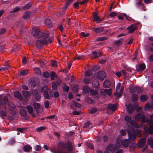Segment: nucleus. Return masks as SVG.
<instances>
[{
  "mask_svg": "<svg viewBox=\"0 0 153 153\" xmlns=\"http://www.w3.org/2000/svg\"><path fill=\"white\" fill-rule=\"evenodd\" d=\"M135 119L137 120H140L143 124L146 123H148L149 119L146 118L145 116L143 114L142 111H140L135 116Z\"/></svg>",
  "mask_w": 153,
  "mask_h": 153,
  "instance_id": "obj_2",
  "label": "nucleus"
},
{
  "mask_svg": "<svg viewBox=\"0 0 153 153\" xmlns=\"http://www.w3.org/2000/svg\"><path fill=\"white\" fill-rule=\"evenodd\" d=\"M137 29L136 26L135 25H131L127 28V29L128 30L129 33H132Z\"/></svg>",
  "mask_w": 153,
  "mask_h": 153,
  "instance_id": "obj_8",
  "label": "nucleus"
},
{
  "mask_svg": "<svg viewBox=\"0 0 153 153\" xmlns=\"http://www.w3.org/2000/svg\"><path fill=\"white\" fill-rule=\"evenodd\" d=\"M150 119L148 122L149 127L147 129L144 128V130L146 133L151 134H153V114L150 116Z\"/></svg>",
  "mask_w": 153,
  "mask_h": 153,
  "instance_id": "obj_3",
  "label": "nucleus"
},
{
  "mask_svg": "<svg viewBox=\"0 0 153 153\" xmlns=\"http://www.w3.org/2000/svg\"><path fill=\"white\" fill-rule=\"evenodd\" d=\"M27 70H23L22 71H21L19 73V74L20 76H25L27 74Z\"/></svg>",
  "mask_w": 153,
  "mask_h": 153,
  "instance_id": "obj_44",
  "label": "nucleus"
},
{
  "mask_svg": "<svg viewBox=\"0 0 153 153\" xmlns=\"http://www.w3.org/2000/svg\"><path fill=\"white\" fill-rule=\"evenodd\" d=\"M117 15V13L116 12H111L108 14L107 17V18H109L110 17L111 18H114Z\"/></svg>",
  "mask_w": 153,
  "mask_h": 153,
  "instance_id": "obj_40",
  "label": "nucleus"
},
{
  "mask_svg": "<svg viewBox=\"0 0 153 153\" xmlns=\"http://www.w3.org/2000/svg\"><path fill=\"white\" fill-rule=\"evenodd\" d=\"M107 109H111L113 111H115L117 109V107L115 104H109L107 107Z\"/></svg>",
  "mask_w": 153,
  "mask_h": 153,
  "instance_id": "obj_11",
  "label": "nucleus"
},
{
  "mask_svg": "<svg viewBox=\"0 0 153 153\" xmlns=\"http://www.w3.org/2000/svg\"><path fill=\"white\" fill-rule=\"evenodd\" d=\"M49 90L47 88L43 91V95L44 98L45 99H49L50 96L48 93Z\"/></svg>",
  "mask_w": 153,
  "mask_h": 153,
  "instance_id": "obj_15",
  "label": "nucleus"
},
{
  "mask_svg": "<svg viewBox=\"0 0 153 153\" xmlns=\"http://www.w3.org/2000/svg\"><path fill=\"white\" fill-rule=\"evenodd\" d=\"M87 102L89 103L92 104L93 102V100L90 97H88L87 99Z\"/></svg>",
  "mask_w": 153,
  "mask_h": 153,
  "instance_id": "obj_64",
  "label": "nucleus"
},
{
  "mask_svg": "<svg viewBox=\"0 0 153 153\" xmlns=\"http://www.w3.org/2000/svg\"><path fill=\"white\" fill-rule=\"evenodd\" d=\"M106 74L105 72L103 71H101L98 72L97 78L100 80L103 81L106 78Z\"/></svg>",
  "mask_w": 153,
  "mask_h": 153,
  "instance_id": "obj_4",
  "label": "nucleus"
},
{
  "mask_svg": "<svg viewBox=\"0 0 153 153\" xmlns=\"http://www.w3.org/2000/svg\"><path fill=\"white\" fill-rule=\"evenodd\" d=\"M147 144L150 146L151 148L153 149V138L152 137H149L148 138Z\"/></svg>",
  "mask_w": 153,
  "mask_h": 153,
  "instance_id": "obj_12",
  "label": "nucleus"
},
{
  "mask_svg": "<svg viewBox=\"0 0 153 153\" xmlns=\"http://www.w3.org/2000/svg\"><path fill=\"white\" fill-rule=\"evenodd\" d=\"M66 144L65 143L62 141H60L58 143V146L60 147H63L64 149H65L66 148Z\"/></svg>",
  "mask_w": 153,
  "mask_h": 153,
  "instance_id": "obj_25",
  "label": "nucleus"
},
{
  "mask_svg": "<svg viewBox=\"0 0 153 153\" xmlns=\"http://www.w3.org/2000/svg\"><path fill=\"white\" fill-rule=\"evenodd\" d=\"M29 86L31 88H34L36 87V81L35 80H31L30 82H29Z\"/></svg>",
  "mask_w": 153,
  "mask_h": 153,
  "instance_id": "obj_23",
  "label": "nucleus"
},
{
  "mask_svg": "<svg viewBox=\"0 0 153 153\" xmlns=\"http://www.w3.org/2000/svg\"><path fill=\"white\" fill-rule=\"evenodd\" d=\"M104 30V27H94L92 28V30L96 33H99L102 32Z\"/></svg>",
  "mask_w": 153,
  "mask_h": 153,
  "instance_id": "obj_13",
  "label": "nucleus"
},
{
  "mask_svg": "<svg viewBox=\"0 0 153 153\" xmlns=\"http://www.w3.org/2000/svg\"><path fill=\"white\" fill-rule=\"evenodd\" d=\"M42 75L46 78H48L50 76V74L48 71L44 72L43 73Z\"/></svg>",
  "mask_w": 153,
  "mask_h": 153,
  "instance_id": "obj_46",
  "label": "nucleus"
},
{
  "mask_svg": "<svg viewBox=\"0 0 153 153\" xmlns=\"http://www.w3.org/2000/svg\"><path fill=\"white\" fill-rule=\"evenodd\" d=\"M33 4V3L32 2H28V3L26 4H25L22 7V10H25L26 9H29L30 7H31L32 6Z\"/></svg>",
  "mask_w": 153,
  "mask_h": 153,
  "instance_id": "obj_16",
  "label": "nucleus"
},
{
  "mask_svg": "<svg viewBox=\"0 0 153 153\" xmlns=\"http://www.w3.org/2000/svg\"><path fill=\"white\" fill-rule=\"evenodd\" d=\"M27 128L26 127L22 128H18L17 130L19 132L24 133L25 131H24Z\"/></svg>",
  "mask_w": 153,
  "mask_h": 153,
  "instance_id": "obj_54",
  "label": "nucleus"
},
{
  "mask_svg": "<svg viewBox=\"0 0 153 153\" xmlns=\"http://www.w3.org/2000/svg\"><path fill=\"white\" fill-rule=\"evenodd\" d=\"M140 100L141 102L146 101L148 99V96L146 94H141L140 96Z\"/></svg>",
  "mask_w": 153,
  "mask_h": 153,
  "instance_id": "obj_20",
  "label": "nucleus"
},
{
  "mask_svg": "<svg viewBox=\"0 0 153 153\" xmlns=\"http://www.w3.org/2000/svg\"><path fill=\"white\" fill-rule=\"evenodd\" d=\"M129 140L128 139L125 140L123 141H122V145H124L125 147H128L129 145Z\"/></svg>",
  "mask_w": 153,
  "mask_h": 153,
  "instance_id": "obj_31",
  "label": "nucleus"
},
{
  "mask_svg": "<svg viewBox=\"0 0 153 153\" xmlns=\"http://www.w3.org/2000/svg\"><path fill=\"white\" fill-rule=\"evenodd\" d=\"M103 87L105 88H109L111 86V82L109 81L105 80L103 83Z\"/></svg>",
  "mask_w": 153,
  "mask_h": 153,
  "instance_id": "obj_19",
  "label": "nucleus"
},
{
  "mask_svg": "<svg viewBox=\"0 0 153 153\" xmlns=\"http://www.w3.org/2000/svg\"><path fill=\"white\" fill-rule=\"evenodd\" d=\"M23 149L25 152H28L32 149V147L30 145H25L23 146Z\"/></svg>",
  "mask_w": 153,
  "mask_h": 153,
  "instance_id": "obj_24",
  "label": "nucleus"
},
{
  "mask_svg": "<svg viewBox=\"0 0 153 153\" xmlns=\"http://www.w3.org/2000/svg\"><path fill=\"white\" fill-rule=\"evenodd\" d=\"M146 67L145 64L144 63L140 64L139 65L138 68H137V70L138 71H141L144 70Z\"/></svg>",
  "mask_w": 153,
  "mask_h": 153,
  "instance_id": "obj_22",
  "label": "nucleus"
},
{
  "mask_svg": "<svg viewBox=\"0 0 153 153\" xmlns=\"http://www.w3.org/2000/svg\"><path fill=\"white\" fill-rule=\"evenodd\" d=\"M135 89H135L134 87L132 86L130 87L129 89L131 93L134 94L135 92Z\"/></svg>",
  "mask_w": 153,
  "mask_h": 153,
  "instance_id": "obj_62",
  "label": "nucleus"
},
{
  "mask_svg": "<svg viewBox=\"0 0 153 153\" xmlns=\"http://www.w3.org/2000/svg\"><path fill=\"white\" fill-rule=\"evenodd\" d=\"M23 95L26 98H28L30 96V94L29 91H22Z\"/></svg>",
  "mask_w": 153,
  "mask_h": 153,
  "instance_id": "obj_29",
  "label": "nucleus"
},
{
  "mask_svg": "<svg viewBox=\"0 0 153 153\" xmlns=\"http://www.w3.org/2000/svg\"><path fill=\"white\" fill-rule=\"evenodd\" d=\"M49 149L52 153H68V152L66 151L62 152L61 150V149H56L55 147L50 148Z\"/></svg>",
  "mask_w": 153,
  "mask_h": 153,
  "instance_id": "obj_5",
  "label": "nucleus"
},
{
  "mask_svg": "<svg viewBox=\"0 0 153 153\" xmlns=\"http://www.w3.org/2000/svg\"><path fill=\"white\" fill-rule=\"evenodd\" d=\"M34 98L36 101L39 102L41 99V96L40 94H39L34 96Z\"/></svg>",
  "mask_w": 153,
  "mask_h": 153,
  "instance_id": "obj_38",
  "label": "nucleus"
},
{
  "mask_svg": "<svg viewBox=\"0 0 153 153\" xmlns=\"http://www.w3.org/2000/svg\"><path fill=\"white\" fill-rule=\"evenodd\" d=\"M84 82L86 84H88L90 83L91 81V79L88 78H84Z\"/></svg>",
  "mask_w": 153,
  "mask_h": 153,
  "instance_id": "obj_52",
  "label": "nucleus"
},
{
  "mask_svg": "<svg viewBox=\"0 0 153 153\" xmlns=\"http://www.w3.org/2000/svg\"><path fill=\"white\" fill-rule=\"evenodd\" d=\"M50 75L51 80H54L55 78H57V77H56V73L53 71H51L50 72Z\"/></svg>",
  "mask_w": 153,
  "mask_h": 153,
  "instance_id": "obj_30",
  "label": "nucleus"
},
{
  "mask_svg": "<svg viewBox=\"0 0 153 153\" xmlns=\"http://www.w3.org/2000/svg\"><path fill=\"white\" fill-rule=\"evenodd\" d=\"M123 41V40L122 39H120L116 41L115 43L117 45L119 46L122 44Z\"/></svg>",
  "mask_w": 153,
  "mask_h": 153,
  "instance_id": "obj_48",
  "label": "nucleus"
},
{
  "mask_svg": "<svg viewBox=\"0 0 153 153\" xmlns=\"http://www.w3.org/2000/svg\"><path fill=\"white\" fill-rule=\"evenodd\" d=\"M124 119L127 122L129 123L131 121V117L130 115H126L124 117Z\"/></svg>",
  "mask_w": 153,
  "mask_h": 153,
  "instance_id": "obj_41",
  "label": "nucleus"
},
{
  "mask_svg": "<svg viewBox=\"0 0 153 153\" xmlns=\"http://www.w3.org/2000/svg\"><path fill=\"white\" fill-rule=\"evenodd\" d=\"M94 20L93 21L96 22L97 23H100L102 20L100 18L97 13H94L93 14Z\"/></svg>",
  "mask_w": 153,
  "mask_h": 153,
  "instance_id": "obj_6",
  "label": "nucleus"
},
{
  "mask_svg": "<svg viewBox=\"0 0 153 153\" xmlns=\"http://www.w3.org/2000/svg\"><path fill=\"white\" fill-rule=\"evenodd\" d=\"M79 2L78 1H76L73 4L74 7L76 9L79 8Z\"/></svg>",
  "mask_w": 153,
  "mask_h": 153,
  "instance_id": "obj_60",
  "label": "nucleus"
},
{
  "mask_svg": "<svg viewBox=\"0 0 153 153\" xmlns=\"http://www.w3.org/2000/svg\"><path fill=\"white\" fill-rule=\"evenodd\" d=\"M62 89L63 91L68 92L69 91V87L68 86H67L65 83H63L62 86Z\"/></svg>",
  "mask_w": 153,
  "mask_h": 153,
  "instance_id": "obj_26",
  "label": "nucleus"
},
{
  "mask_svg": "<svg viewBox=\"0 0 153 153\" xmlns=\"http://www.w3.org/2000/svg\"><path fill=\"white\" fill-rule=\"evenodd\" d=\"M134 102L132 105V106L135 110H136L138 107V104L136 102Z\"/></svg>",
  "mask_w": 153,
  "mask_h": 153,
  "instance_id": "obj_50",
  "label": "nucleus"
},
{
  "mask_svg": "<svg viewBox=\"0 0 153 153\" xmlns=\"http://www.w3.org/2000/svg\"><path fill=\"white\" fill-rule=\"evenodd\" d=\"M20 9V8L19 7H16L11 12V13H13L19 11Z\"/></svg>",
  "mask_w": 153,
  "mask_h": 153,
  "instance_id": "obj_57",
  "label": "nucleus"
},
{
  "mask_svg": "<svg viewBox=\"0 0 153 153\" xmlns=\"http://www.w3.org/2000/svg\"><path fill=\"white\" fill-rule=\"evenodd\" d=\"M138 99L137 95L134 93L132 95V101L133 102H136Z\"/></svg>",
  "mask_w": 153,
  "mask_h": 153,
  "instance_id": "obj_33",
  "label": "nucleus"
},
{
  "mask_svg": "<svg viewBox=\"0 0 153 153\" xmlns=\"http://www.w3.org/2000/svg\"><path fill=\"white\" fill-rule=\"evenodd\" d=\"M136 138V136L135 135L132 134H131L129 136V139L130 141H133Z\"/></svg>",
  "mask_w": 153,
  "mask_h": 153,
  "instance_id": "obj_43",
  "label": "nucleus"
},
{
  "mask_svg": "<svg viewBox=\"0 0 153 153\" xmlns=\"http://www.w3.org/2000/svg\"><path fill=\"white\" fill-rule=\"evenodd\" d=\"M73 91L75 93H77L78 91V88L76 85H74L73 88Z\"/></svg>",
  "mask_w": 153,
  "mask_h": 153,
  "instance_id": "obj_59",
  "label": "nucleus"
},
{
  "mask_svg": "<svg viewBox=\"0 0 153 153\" xmlns=\"http://www.w3.org/2000/svg\"><path fill=\"white\" fill-rule=\"evenodd\" d=\"M108 37L106 36L101 37L98 38L97 40V41H103L107 39Z\"/></svg>",
  "mask_w": 153,
  "mask_h": 153,
  "instance_id": "obj_42",
  "label": "nucleus"
},
{
  "mask_svg": "<svg viewBox=\"0 0 153 153\" xmlns=\"http://www.w3.org/2000/svg\"><path fill=\"white\" fill-rule=\"evenodd\" d=\"M100 94L104 96L106 95V92L105 89H102L100 92Z\"/></svg>",
  "mask_w": 153,
  "mask_h": 153,
  "instance_id": "obj_56",
  "label": "nucleus"
},
{
  "mask_svg": "<svg viewBox=\"0 0 153 153\" xmlns=\"http://www.w3.org/2000/svg\"><path fill=\"white\" fill-rule=\"evenodd\" d=\"M89 90L90 88L88 86L85 85L83 87V91L84 93H88L89 92Z\"/></svg>",
  "mask_w": 153,
  "mask_h": 153,
  "instance_id": "obj_36",
  "label": "nucleus"
},
{
  "mask_svg": "<svg viewBox=\"0 0 153 153\" xmlns=\"http://www.w3.org/2000/svg\"><path fill=\"white\" fill-rule=\"evenodd\" d=\"M0 116L1 117L4 119V117H6L7 115V113L5 111L1 110L0 112Z\"/></svg>",
  "mask_w": 153,
  "mask_h": 153,
  "instance_id": "obj_37",
  "label": "nucleus"
},
{
  "mask_svg": "<svg viewBox=\"0 0 153 153\" xmlns=\"http://www.w3.org/2000/svg\"><path fill=\"white\" fill-rule=\"evenodd\" d=\"M27 112L26 110L24 109H22L20 110V115L23 117L26 116Z\"/></svg>",
  "mask_w": 153,
  "mask_h": 153,
  "instance_id": "obj_27",
  "label": "nucleus"
},
{
  "mask_svg": "<svg viewBox=\"0 0 153 153\" xmlns=\"http://www.w3.org/2000/svg\"><path fill=\"white\" fill-rule=\"evenodd\" d=\"M14 96L15 97L19 99L20 100H22L23 99L22 97L21 94L19 91H16L14 93Z\"/></svg>",
  "mask_w": 153,
  "mask_h": 153,
  "instance_id": "obj_14",
  "label": "nucleus"
},
{
  "mask_svg": "<svg viewBox=\"0 0 153 153\" xmlns=\"http://www.w3.org/2000/svg\"><path fill=\"white\" fill-rule=\"evenodd\" d=\"M52 84L53 89L55 90H56L57 89V87L56 83L55 82H53Z\"/></svg>",
  "mask_w": 153,
  "mask_h": 153,
  "instance_id": "obj_58",
  "label": "nucleus"
},
{
  "mask_svg": "<svg viewBox=\"0 0 153 153\" xmlns=\"http://www.w3.org/2000/svg\"><path fill=\"white\" fill-rule=\"evenodd\" d=\"M44 22L45 25L49 28H50L52 27V23L49 19H45Z\"/></svg>",
  "mask_w": 153,
  "mask_h": 153,
  "instance_id": "obj_10",
  "label": "nucleus"
},
{
  "mask_svg": "<svg viewBox=\"0 0 153 153\" xmlns=\"http://www.w3.org/2000/svg\"><path fill=\"white\" fill-rule=\"evenodd\" d=\"M3 99V101L4 102V105H6V104L7 103H8V98L7 96H4Z\"/></svg>",
  "mask_w": 153,
  "mask_h": 153,
  "instance_id": "obj_45",
  "label": "nucleus"
},
{
  "mask_svg": "<svg viewBox=\"0 0 153 153\" xmlns=\"http://www.w3.org/2000/svg\"><path fill=\"white\" fill-rule=\"evenodd\" d=\"M73 104L74 106L78 108H80L81 106V105L80 104L77 103L75 101H73Z\"/></svg>",
  "mask_w": 153,
  "mask_h": 153,
  "instance_id": "obj_55",
  "label": "nucleus"
},
{
  "mask_svg": "<svg viewBox=\"0 0 153 153\" xmlns=\"http://www.w3.org/2000/svg\"><path fill=\"white\" fill-rule=\"evenodd\" d=\"M30 14V11H28L25 12L23 15V18L24 19H27L29 18Z\"/></svg>",
  "mask_w": 153,
  "mask_h": 153,
  "instance_id": "obj_35",
  "label": "nucleus"
},
{
  "mask_svg": "<svg viewBox=\"0 0 153 153\" xmlns=\"http://www.w3.org/2000/svg\"><path fill=\"white\" fill-rule=\"evenodd\" d=\"M92 74V70L91 69H89L85 71V76L86 77H89Z\"/></svg>",
  "mask_w": 153,
  "mask_h": 153,
  "instance_id": "obj_28",
  "label": "nucleus"
},
{
  "mask_svg": "<svg viewBox=\"0 0 153 153\" xmlns=\"http://www.w3.org/2000/svg\"><path fill=\"white\" fill-rule=\"evenodd\" d=\"M70 4L66 1V3L65 5L63 7L62 10H63L62 12V14H64L66 11V9L68 7L69 5Z\"/></svg>",
  "mask_w": 153,
  "mask_h": 153,
  "instance_id": "obj_34",
  "label": "nucleus"
},
{
  "mask_svg": "<svg viewBox=\"0 0 153 153\" xmlns=\"http://www.w3.org/2000/svg\"><path fill=\"white\" fill-rule=\"evenodd\" d=\"M127 111L129 113H131L135 110L132 106L131 104H129L127 106Z\"/></svg>",
  "mask_w": 153,
  "mask_h": 153,
  "instance_id": "obj_18",
  "label": "nucleus"
},
{
  "mask_svg": "<svg viewBox=\"0 0 153 153\" xmlns=\"http://www.w3.org/2000/svg\"><path fill=\"white\" fill-rule=\"evenodd\" d=\"M80 34L81 36L84 37H87L89 36V33H87L85 34L84 32H81Z\"/></svg>",
  "mask_w": 153,
  "mask_h": 153,
  "instance_id": "obj_61",
  "label": "nucleus"
},
{
  "mask_svg": "<svg viewBox=\"0 0 153 153\" xmlns=\"http://www.w3.org/2000/svg\"><path fill=\"white\" fill-rule=\"evenodd\" d=\"M97 110L95 108H91L89 111V113L90 114H94L97 111Z\"/></svg>",
  "mask_w": 153,
  "mask_h": 153,
  "instance_id": "obj_51",
  "label": "nucleus"
},
{
  "mask_svg": "<svg viewBox=\"0 0 153 153\" xmlns=\"http://www.w3.org/2000/svg\"><path fill=\"white\" fill-rule=\"evenodd\" d=\"M26 108L29 114H32L33 113V108L32 106L31 105H28L27 106Z\"/></svg>",
  "mask_w": 153,
  "mask_h": 153,
  "instance_id": "obj_32",
  "label": "nucleus"
},
{
  "mask_svg": "<svg viewBox=\"0 0 153 153\" xmlns=\"http://www.w3.org/2000/svg\"><path fill=\"white\" fill-rule=\"evenodd\" d=\"M92 123H91L90 121H88L86 122L85 123L84 126H83V128H86L88 127L89 125H91Z\"/></svg>",
  "mask_w": 153,
  "mask_h": 153,
  "instance_id": "obj_49",
  "label": "nucleus"
},
{
  "mask_svg": "<svg viewBox=\"0 0 153 153\" xmlns=\"http://www.w3.org/2000/svg\"><path fill=\"white\" fill-rule=\"evenodd\" d=\"M92 85L94 88H98L99 87L100 85L99 81L97 80H94L92 82Z\"/></svg>",
  "mask_w": 153,
  "mask_h": 153,
  "instance_id": "obj_21",
  "label": "nucleus"
},
{
  "mask_svg": "<svg viewBox=\"0 0 153 153\" xmlns=\"http://www.w3.org/2000/svg\"><path fill=\"white\" fill-rule=\"evenodd\" d=\"M92 53L94 56V58H98L99 57V56H101L102 55V53L101 52L96 51H92Z\"/></svg>",
  "mask_w": 153,
  "mask_h": 153,
  "instance_id": "obj_17",
  "label": "nucleus"
},
{
  "mask_svg": "<svg viewBox=\"0 0 153 153\" xmlns=\"http://www.w3.org/2000/svg\"><path fill=\"white\" fill-rule=\"evenodd\" d=\"M46 128V127H44L43 126H41L37 128H36V130L38 131H41L42 130H44Z\"/></svg>",
  "mask_w": 153,
  "mask_h": 153,
  "instance_id": "obj_53",
  "label": "nucleus"
},
{
  "mask_svg": "<svg viewBox=\"0 0 153 153\" xmlns=\"http://www.w3.org/2000/svg\"><path fill=\"white\" fill-rule=\"evenodd\" d=\"M90 92L91 94L93 96L96 95L98 94V91L96 90H91Z\"/></svg>",
  "mask_w": 153,
  "mask_h": 153,
  "instance_id": "obj_47",
  "label": "nucleus"
},
{
  "mask_svg": "<svg viewBox=\"0 0 153 153\" xmlns=\"http://www.w3.org/2000/svg\"><path fill=\"white\" fill-rule=\"evenodd\" d=\"M39 94L38 91L36 89L33 90L32 91V94L34 96Z\"/></svg>",
  "mask_w": 153,
  "mask_h": 153,
  "instance_id": "obj_63",
  "label": "nucleus"
},
{
  "mask_svg": "<svg viewBox=\"0 0 153 153\" xmlns=\"http://www.w3.org/2000/svg\"><path fill=\"white\" fill-rule=\"evenodd\" d=\"M32 34L36 38H42V39L38 40L35 42L37 48H41L43 46V44H48L47 38L49 36V34L40 31L38 29L33 28L32 30Z\"/></svg>",
  "mask_w": 153,
  "mask_h": 153,
  "instance_id": "obj_1",
  "label": "nucleus"
},
{
  "mask_svg": "<svg viewBox=\"0 0 153 153\" xmlns=\"http://www.w3.org/2000/svg\"><path fill=\"white\" fill-rule=\"evenodd\" d=\"M146 140V137H143L140 139L138 144V147L141 148L143 147L145 145Z\"/></svg>",
  "mask_w": 153,
  "mask_h": 153,
  "instance_id": "obj_7",
  "label": "nucleus"
},
{
  "mask_svg": "<svg viewBox=\"0 0 153 153\" xmlns=\"http://www.w3.org/2000/svg\"><path fill=\"white\" fill-rule=\"evenodd\" d=\"M33 105L35 109H38L40 107V104L36 102H34L33 103Z\"/></svg>",
  "mask_w": 153,
  "mask_h": 153,
  "instance_id": "obj_39",
  "label": "nucleus"
},
{
  "mask_svg": "<svg viewBox=\"0 0 153 153\" xmlns=\"http://www.w3.org/2000/svg\"><path fill=\"white\" fill-rule=\"evenodd\" d=\"M67 146H66V149L69 151H71L73 149V146L72 143L69 140H68L67 143Z\"/></svg>",
  "mask_w": 153,
  "mask_h": 153,
  "instance_id": "obj_9",
  "label": "nucleus"
}]
</instances>
